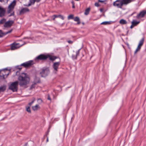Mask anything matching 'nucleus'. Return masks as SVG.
Instances as JSON below:
<instances>
[{
	"label": "nucleus",
	"instance_id": "49530a36",
	"mask_svg": "<svg viewBox=\"0 0 146 146\" xmlns=\"http://www.w3.org/2000/svg\"><path fill=\"white\" fill-rule=\"evenodd\" d=\"M100 10L101 12H102L103 11V10L102 9H100Z\"/></svg>",
	"mask_w": 146,
	"mask_h": 146
},
{
	"label": "nucleus",
	"instance_id": "20e7f679",
	"mask_svg": "<svg viewBox=\"0 0 146 146\" xmlns=\"http://www.w3.org/2000/svg\"><path fill=\"white\" fill-rule=\"evenodd\" d=\"M144 40V38L143 37L139 41L137 47L134 52V54H136L137 52L140 50V49L141 48V47L143 44Z\"/></svg>",
	"mask_w": 146,
	"mask_h": 146
},
{
	"label": "nucleus",
	"instance_id": "423d86ee",
	"mask_svg": "<svg viewBox=\"0 0 146 146\" xmlns=\"http://www.w3.org/2000/svg\"><path fill=\"white\" fill-rule=\"evenodd\" d=\"M122 3L121 0H117L113 2V5L114 6L121 9L123 5Z\"/></svg>",
	"mask_w": 146,
	"mask_h": 146
},
{
	"label": "nucleus",
	"instance_id": "0eeeda50",
	"mask_svg": "<svg viewBox=\"0 0 146 146\" xmlns=\"http://www.w3.org/2000/svg\"><path fill=\"white\" fill-rule=\"evenodd\" d=\"M16 4V1L14 0L10 4L8 7V10L7 11L8 13H9L12 11Z\"/></svg>",
	"mask_w": 146,
	"mask_h": 146
},
{
	"label": "nucleus",
	"instance_id": "473e14b6",
	"mask_svg": "<svg viewBox=\"0 0 146 146\" xmlns=\"http://www.w3.org/2000/svg\"><path fill=\"white\" fill-rule=\"evenodd\" d=\"M37 102L39 104H40L42 103V101L40 99H38L37 100Z\"/></svg>",
	"mask_w": 146,
	"mask_h": 146
},
{
	"label": "nucleus",
	"instance_id": "2f4dec72",
	"mask_svg": "<svg viewBox=\"0 0 146 146\" xmlns=\"http://www.w3.org/2000/svg\"><path fill=\"white\" fill-rule=\"evenodd\" d=\"M36 0H30V2L33 5L34 4Z\"/></svg>",
	"mask_w": 146,
	"mask_h": 146
},
{
	"label": "nucleus",
	"instance_id": "39448f33",
	"mask_svg": "<svg viewBox=\"0 0 146 146\" xmlns=\"http://www.w3.org/2000/svg\"><path fill=\"white\" fill-rule=\"evenodd\" d=\"M48 56H48V55L41 54L36 57L35 60L36 61L37 60H45L48 58Z\"/></svg>",
	"mask_w": 146,
	"mask_h": 146
},
{
	"label": "nucleus",
	"instance_id": "9d476101",
	"mask_svg": "<svg viewBox=\"0 0 146 146\" xmlns=\"http://www.w3.org/2000/svg\"><path fill=\"white\" fill-rule=\"evenodd\" d=\"M9 73H5V70H3L0 71V77L4 79L7 77Z\"/></svg>",
	"mask_w": 146,
	"mask_h": 146
},
{
	"label": "nucleus",
	"instance_id": "864d4df0",
	"mask_svg": "<svg viewBox=\"0 0 146 146\" xmlns=\"http://www.w3.org/2000/svg\"><path fill=\"white\" fill-rule=\"evenodd\" d=\"M27 143H26L25 144V145H27Z\"/></svg>",
	"mask_w": 146,
	"mask_h": 146
},
{
	"label": "nucleus",
	"instance_id": "b1692460",
	"mask_svg": "<svg viewBox=\"0 0 146 146\" xmlns=\"http://www.w3.org/2000/svg\"><path fill=\"white\" fill-rule=\"evenodd\" d=\"M90 11V8H88L86 9L85 11V12H84V14L86 15H87L89 13Z\"/></svg>",
	"mask_w": 146,
	"mask_h": 146
},
{
	"label": "nucleus",
	"instance_id": "a211bd4d",
	"mask_svg": "<svg viewBox=\"0 0 146 146\" xmlns=\"http://www.w3.org/2000/svg\"><path fill=\"white\" fill-rule=\"evenodd\" d=\"M123 5H127L132 2V0H121Z\"/></svg>",
	"mask_w": 146,
	"mask_h": 146
},
{
	"label": "nucleus",
	"instance_id": "8fccbe9b",
	"mask_svg": "<svg viewBox=\"0 0 146 146\" xmlns=\"http://www.w3.org/2000/svg\"><path fill=\"white\" fill-rule=\"evenodd\" d=\"M132 13L131 15H132L134 13Z\"/></svg>",
	"mask_w": 146,
	"mask_h": 146
},
{
	"label": "nucleus",
	"instance_id": "6e6d98bb",
	"mask_svg": "<svg viewBox=\"0 0 146 146\" xmlns=\"http://www.w3.org/2000/svg\"><path fill=\"white\" fill-rule=\"evenodd\" d=\"M19 69H21V68H19Z\"/></svg>",
	"mask_w": 146,
	"mask_h": 146
},
{
	"label": "nucleus",
	"instance_id": "37998d69",
	"mask_svg": "<svg viewBox=\"0 0 146 146\" xmlns=\"http://www.w3.org/2000/svg\"><path fill=\"white\" fill-rule=\"evenodd\" d=\"M98 0V1L99 2H101V3L104 2V1H102V0Z\"/></svg>",
	"mask_w": 146,
	"mask_h": 146
},
{
	"label": "nucleus",
	"instance_id": "f8f14e48",
	"mask_svg": "<svg viewBox=\"0 0 146 146\" xmlns=\"http://www.w3.org/2000/svg\"><path fill=\"white\" fill-rule=\"evenodd\" d=\"M29 10L27 8L25 7L22 8L19 12V15H22L25 13L29 12Z\"/></svg>",
	"mask_w": 146,
	"mask_h": 146
},
{
	"label": "nucleus",
	"instance_id": "6ab92c4d",
	"mask_svg": "<svg viewBox=\"0 0 146 146\" xmlns=\"http://www.w3.org/2000/svg\"><path fill=\"white\" fill-rule=\"evenodd\" d=\"M6 86L5 85H3L0 87V93L1 92H4L6 89Z\"/></svg>",
	"mask_w": 146,
	"mask_h": 146
},
{
	"label": "nucleus",
	"instance_id": "a19ab883",
	"mask_svg": "<svg viewBox=\"0 0 146 146\" xmlns=\"http://www.w3.org/2000/svg\"><path fill=\"white\" fill-rule=\"evenodd\" d=\"M68 42L70 43V44H72V43H73V41H71V40H68Z\"/></svg>",
	"mask_w": 146,
	"mask_h": 146
},
{
	"label": "nucleus",
	"instance_id": "c03bdc74",
	"mask_svg": "<svg viewBox=\"0 0 146 146\" xmlns=\"http://www.w3.org/2000/svg\"><path fill=\"white\" fill-rule=\"evenodd\" d=\"M5 0H0V2H5Z\"/></svg>",
	"mask_w": 146,
	"mask_h": 146
},
{
	"label": "nucleus",
	"instance_id": "4c0bfd02",
	"mask_svg": "<svg viewBox=\"0 0 146 146\" xmlns=\"http://www.w3.org/2000/svg\"><path fill=\"white\" fill-rule=\"evenodd\" d=\"M95 5L96 6V7H99V4L98 3H96L95 4Z\"/></svg>",
	"mask_w": 146,
	"mask_h": 146
},
{
	"label": "nucleus",
	"instance_id": "4be33fe9",
	"mask_svg": "<svg viewBox=\"0 0 146 146\" xmlns=\"http://www.w3.org/2000/svg\"><path fill=\"white\" fill-rule=\"evenodd\" d=\"M119 23L121 24L124 25L127 23V21L123 19H121L119 21Z\"/></svg>",
	"mask_w": 146,
	"mask_h": 146
},
{
	"label": "nucleus",
	"instance_id": "4468645a",
	"mask_svg": "<svg viewBox=\"0 0 146 146\" xmlns=\"http://www.w3.org/2000/svg\"><path fill=\"white\" fill-rule=\"evenodd\" d=\"M12 31V30L11 29L10 31H9L7 32L4 33L1 30H0V37H2L10 33Z\"/></svg>",
	"mask_w": 146,
	"mask_h": 146
},
{
	"label": "nucleus",
	"instance_id": "ea45409f",
	"mask_svg": "<svg viewBox=\"0 0 146 146\" xmlns=\"http://www.w3.org/2000/svg\"><path fill=\"white\" fill-rule=\"evenodd\" d=\"M32 5L30 2L29 3L28 5H25V6L27 7H29L31 6Z\"/></svg>",
	"mask_w": 146,
	"mask_h": 146
},
{
	"label": "nucleus",
	"instance_id": "09e8293b",
	"mask_svg": "<svg viewBox=\"0 0 146 146\" xmlns=\"http://www.w3.org/2000/svg\"><path fill=\"white\" fill-rule=\"evenodd\" d=\"M1 7H0V10L2 8Z\"/></svg>",
	"mask_w": 146,
	"mask_h": 146
},
{
	"label": "nucleus",
	"instance_id": "c85d7f7f",
	"mask_svg": "<svg viewBox=\"0 0 146 146\" xmlns=\"http://www.w3.org/2000/svg\"><path fill=\"white\" fill-rule=\"evenodd\" d=\"M35 100V98H33V101L29 103L28 104V106H30V107L31 105L33 104L34 103V101Z\"/></svg>",
	"mask_w": 146,
	"mask_h": 146
},
{
	"label": "nucleus",
	"instance_id": "f257e3e1",
	"mask_svg": "<svg viewBox=\"0 0 146 146\" xmlns=\"http://www.w3.org/2000/svg\"><path fill=\"white\" fill-rule=\"evenodd\" d=\"M19 82V85L21 87L26 85L29 82L30 78L26 73H22L18 78Z\"/></svg>",
	"mask_w": 146,
	"mask_h": 146
},
{
	"label": "nucleus",
	"instance_id": "79ce46f5",
	"mask_svg": "<svg viewBox=\"0 0 146 146\" xmlns=\"http://www.w3.org/2000/svg\"><path fill=\"white\" fill-rule=\"evenodd\" d=\"M134 27V25H133L132 24L131 25L130 28L131 29H132Z\"/></svg>",
	"mask_w": 146,
	"mask_h": 146
},
{
	"label": "nucleus",
	"instance_id": "dca6fc26",
	"mask_svg": "<svg viewBox=\"0 0 146 146\" xmlns=\"http://www.w3.org/2000/svg\"><path fill=\"white\" fill-rule=\"evenodd\" d=\"M146 13V11H143L140 13L138 14L137 16V18H139V17H144V15Z\"/></svg>",
	"mask_w": 146,
	"mask_h": 146
},
{
	"label": "nucleus",
	"instance_id": "c756f323",
	"mask_svg": "<svg viewBox=\"0 0 146 146\" xmlns=\"http://www.w3.org/2000/svg\"><path fill=\"white\" fill-rule=\"evenodd\" d=\"M26 110L29 113H31V111L30 109V106H27L26 107Z\"/></svg>",
	"mask_w": 146,
	"mask_h": 146
},
{
	"label": "nucleus",
	"instance_id": "a18cd8bd",
	"mask_svg": "<svg viewBox=\"0 0 146 146\" xmlns=\"http://www.w3.org/2000/svg\"><path fill=\"white\" fill-rule=\"evenodd\" d=\"M40 0H36V1L37 2H39Z\"/></svg>",
	"mask_w": 146,
	"mask_h": 146
},
{
	"label": "nucleus",
	"instance_id": "3c124183",
	"mask_svg": "<svg viewBox=\"0 0 146 146\" xmlns=\"http://www.w3.org/2000/svg\"><path fill=\"white\" fill-rule=\"evenodd\" d=\"M55 17H54V18H53V20H55Z\"/></svg>",
	"mask_w": 146,
	"mask_h": 146
},
{
	"label": "nucleus",
	"instance_id": "393cba45",
	"mask_svg": "<svg viewBox=\"0 0 146 146\" xmlns=\"http://www.w3.org/2000/svg\"><path fill=\"white\" fill-rule=\"evenodd\" d=\"M139 22H140L139 21H137L133 20L131 22V23L135 26L138 25Z\"/></svg>",
	"mask_w": 146,
	"mask_h": 146
},
{
	"label": "nucleus",
	"instance_id": "e433bc0d",
	"mask_svg": "<svg viewBox=\"0 0 146 146\" xmlns=\"http://www.w3.org/2000/svg\"><path fill=\"white\" fill-rule=\"evenodd\" d=\"M72 58L74 59H77V57L76 56L73 55L72 56Z\"/></svg>",
	"mask_w": 146,
	"mask_h": 146
},
{
	"label": "nucleus",
	"instance_id": "72a5a7b5",
	"mask_svg": "<svg viewBox=\"0 0 146 146\" xmlns=\"http://www.w3.org/2000/svg\"><path fill=\"white\" fill-rule=\"evenodd\" d=\"M71 3H72V8H75V6H74L75 3H74V2L73 1H71Z\"/></svg>",
	"mask_w": 146,
	"mask_h": 146
},
{
	"label": "nucleus",
	"instance_id": "a878e982",
	"mask_svg": "<svg viewBox=\"0 0 146 146\" xmlns=\"http://www.w3.org/2000/svg\"><path fill=\"white\" fill-rule=\"evenodd\" d=\"M52 17H55V18H57L59 17H61V19H62V20H64V18L63 16L61 15H53Z\"/></svg>",
	"mask_w": 146,
	"mask_h": 146
},
{
	"label": "nucleus",
	"instance_id": "58836bf2",
	"mask_svg": "<svg viewBox=\"0 0 146 146\" xmlns=\"http://www.w3.org/2000/svg\"><path fill=\"white\" fill-rule=\"evenodd\" d=\"M47 99L48 100H51V99L50 97V96H49V94L48 95V98H47Z\"/></svg>",
	"mask_w": 146,
	"mask_h": 146
},
{
	"label": "nucleus",
	"instance_id": "cd10ccee",
	"mask_svg": "<svg viewBox=\"0 0 146 146\" xmlns=\"http://www.w3.org/2000/svg\"><path fill=\"white\" fill-rule=\"evenodd\" d=\"M74 18V15H70L68 16V20L70 19H73Z\"/></svg>",
	"mask_w": 146,
	"mask_h": 146
},
{
	"label": "nucleus",
	"instance_id": "aec40b11",
	"mask_svg": "<svg viewBox=\"0 0 146 146\" xmlns=\"http://www.w3.org/2000/svg\"><path fill=\"white\" fill-rule=\"evenodd\" d=\"M48 56H49L48 58H49V59L53 61L54 60L57 58V57L56 56H51L49 55H48Z\"/></svg>",
	"mask_w": 146,
	"mask_h": 146
},
{
	"label": "nucleus",
	"instance_id": "bb28decb",
	"mask_svg": "<svg viewBox=\"0 0 146 146\" xmlns=\"http://www.w3.org/2000/svg\"><path fill=\"white\" fill-rule=\"evenodd\" d=\"M6 21V19H3L0 21V24H3L5 23Z\"/></svg>",
	"mask_w": 146,
	"mask_h": 146
},
{
	"label": "nucleus",
	"instance_id": "f704fd0d",
	"mask_svg": "<svg viewBox=\"0 0 146 146\" xmlns=\"http://www.w3.org/2000/svg\"><path fill=\"white\" fill-rule=\"evenodd\" d=\"M80 49H79L78 51H77L76 52V56L77 57V56L79 55V54L80 52Z\"/></svg>",
	"mask_w": 146,
	"mask_h": 146
},
{
	"label": "nucleus",
	"instance_id": "5fc2aeb1",
	"mask_svg": "<svg viewBox=\"0 0 146 146\" xmlns=\"http://www.w3.org/2000/svg\"><path fill=\"white\" fill-rule=\"evenodd\" d=\"M5 70H7V69H5Z\"/></svg>",
	"mask_w": 146,
	"mask_h": 146
},
{
	"label": "nucleus",
	"instance_id": "7ed1b4c3",
	"mask_svg": "<svg viewBox=\"0 0 146 146\" xmlns=\"http://www.w3.org/2000/svg\"><path fill=\"white\" fill-rule=\"evenodd\" d=\"M50 72L49 69L48 68H43L41 69L40 74L42 77H45L48 75Z\"/></svg>",
	"mask_w": 146,
	"mask_h": 146
},
{
	"label": "nucleus",
	"instance_id": "6e6552de",
	"mask_svg": "<svg viewBox=\"0 0 146 146\" xmlns=\"http://www.w3.org/2000/svg\"><path fill=\"white\" fill-rule=\"evenodd\" d=\"M33 61L32 60H30L27 62L22 64L21 66H23L25 67H27L31 66L33 64Z\"/></svg>",
	"mask_w": 146,
	"mask_h": 146
},
{
	"label": "nucleus",
	"instance_id": "f3484780",
	"mask_svg": "<svg viewBox=\"0 0 146 146\" xmlns=\"http://www.w3.org/2000/svg\"><path fill=\"white\" fill-rule=\"evenodd\" d=\"M5 11V9L3 8L0 10V17H2L4 16Z\"/></svg>",
	"mask_w": 146,
	"mask_h": 146
},
{
	"label": "nucleus",
	"instance_id": "412c9836",
	"mask_svg": "<svg viewBox=\"0 0 146 146\" xmlns=\"http://www.w3.org/2000/svg\"><path fill=\"white\" fill-rule=\"evenodd\" d=\"M74 20L75 21L77 22V24L78 25H79L80 23V19L78 17H75L74 19Z\"/></svg>",
	"mask_w": 146,
	"mask_h": 146
},
{
	"label": "nucleus",
	"instance_id": "2eb2a0df",
	"mask_svg": "<svg viewBox=\"0 0 146 146\" xmlns=\"http://www.w3.org/2000/svg\"><path fill=\"white\" fill-rule=\"evenodd\" d=\"M35 82L34 84L32 85L31 88V89L34 88L35 87V84H36L37 83L40 82V80L39 78H37L36 77L35 79Z\"/></svg>",
	"mask_w": 146,
	"mask_h": 146
},
{
	"label": "nucleus",
	"instance_id": "7c9ffc66",
	"mask_svg": "<svg viewBox=\"0 0 146 146\" xmlns=\"http://www.w3.org/2000/svg\"><path fill=\"white\" fill-rule=\"evenodd\" d=\"M110 23V22H107V21H105V22H103L102 23H101V24H103V25H107V24H109Z\"/></svg>",
	"mask_w": 146,
	"mask_h": 146
},
{
	"label": "nucleus",
	"instance_id": "de8ad7c7",
	"mask_svg": "<svg viewBox=\"0 0 146 146\" xmlns=\"http://www.w3.org/2000/svg\"><path fill=\"white\" fill-rule=\"evenodd\" d=\"M48 137H47V139H46V142H48Z\"/></svg>",
	"mask_w": 146,
	"mask_h": 146
},
{
	"label": "nucleus",
	"instance_id": "1a4fd4ad",
	"mask_svg": "<svg viewBox=\"0 0 146 146\" xmlns=\"http://www.w3.org/2000/svg\"><path fill=\"white\" fill-rule=\"evenodd\" d=\"M14 21H13L9 20L5 23L4 27L5 28L11 27Z\"/></svg>",
	"mask_w": 146,
	"mask_h": 146
},
{
	"label": "nucleus",
	"instance_id": "f03ea898",
	"mask_svg": "<svg viewBox=\"0 0 146 146\" xmlns=\"http://www.w3.org/2000/svg\"><path fill=\"white\" fill-rule=\"evenodd\" d=\"M18 82L17 81L12 83L9 87V89L12 90L13 92L17 91Z\"/></svg>",
	"mask_w": 146,
	"mask_h": 146
},
{
	"label": "nucleus",
	"instance_id": "603ef678",
	"mask_svg": "<svg viewBox=\"0 0 146 146\" xmlns=\"http://www.w3.org/2000/svg\"><path fill=\"white\" fill-rule=\"evenodd\" d=\"M82 24H83V25H84V23H82Z\"/></svg>",
	"mask_w": 146,
	"mask_h": 146
},
{
	"label": "nucleus",
	"instance_id": "ddd939ff",
	"mask_svg": "<svg viewBox=\"0 0 146 146\" xmlns=\"http://www.w3.org/2000/svg\"><path fill=\"white\" fill-rule=\"evenodd\" d=\"M18 44L13 43L11 45V50H15L18 48L19 47L17 45Z\"/></svg>",
	"mask_w": 146,
	"mask_h": 146
},
{
	"label": "nucleus",
	"instance_id": "c9c22d12",
	"mask_svg": "<svg viewBox=\"0 0 146 146\" xmlns=\"http://www.w3.org/2000/svg\"><path fill=\"white\" fill-rule=\"evenodd\" d=\"M14 15V12L13 11V12L10 15H9V17H11L12 16H13Z\"/></svg>",
	"mask_w": 146,
	"mask_h": 146
},
{
	"label": "nucleus",
	"instance_id": "5701e85b",
	"mask_svg": "<svg viewBox=\"0 0 146 146\" xmlns=\"http://www.w3.org/2000/svg\"><path fill=\"white\" fill-rule=\"evenodd\" d=\"M39 108H40V107H39L38 105L37 104L35 106L32 107V109L34 111L37 110Z\"/></svg>",
	"mask_w": 146,
	"mask_h": 146
},
{
	"label": "nucleus",
	"instance_id": "9b49d317",
	"mask_svg": "<svg viewBox=\"0 0 146 146\" xmlns=\"http://www.w3.org/2000/svg\"><path fill=\"white\" fill-rule=\"evenodd\" d=\"M60 64V62H55L52 65V67L54 69L55 71H58V68Z\"/></svg>",
	"mask_w": 146,
	"mask_h": 146
}]
</instances>
